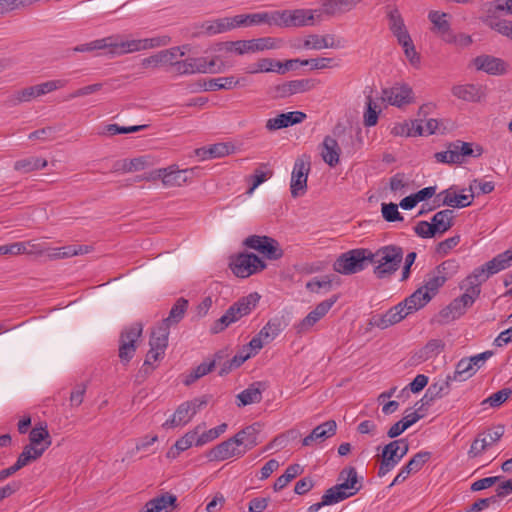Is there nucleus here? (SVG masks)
<instances>
[{"mask_svg":"<svg viewBox=\"0 0 512 512\" xmlns=\"http://www.w3.org/2000/svg\"><path fill=\"white\" fill-rule=\"evenodd\" d=\"M512 266V247L486 262L484 265L475 268L461 283L460 288L464 289L473 298L477 299L481 292V285L491 275H494Z\"/></svg>","mask_w":512,"mask_h":512,"instance_id":"f257e3e1","label":"nucleus"},{"mask_svg":"<svg viewBox=\"0 0 512 512\" xmlns=\"http://www.w3.org/2000/svg\"><path fill=\"white\" fill-rule=\"evenodd\" d=\"M106 41L109 54L121 56L167 46L170 44L171 38L167 35H161L144 39H124L121 35L115 34L106 37Z\"/></svg>","mask_w":512,"mask_h":512,"instance_id":"f03ea898","label":"nucleus"},{"mask_svg":"<svg viewBox=\"0 0 512 512\" xmlns=\"http://www.w3.org/2000/svg\"><path fill=\"white\" fill-rule=\"evenodd\" d=\"M403 255V249L396 245H386L375 252L370 250L369 264L374 265L375 277L378 279L391 277L399 269Z\"/></svg>","mask_w":512,"mask_h":512,"instance_id":"7ed1b4c3","label":"nucleus"},{"mask_svg":"<svg viewBox=\"0 0 512 512\" xmlns=\"http://www.w3.org/2000/svg\"><path fill=\"white\" fill-rule=\"evenodd\" d=\"M260 300L258 293H251L233 303L219 319L213 322L210 327L212 334L224 331L231 324L239 321L242 317L249 315L257 306Z\"/></svg>","mask_w":512,"mask_h":512,"instance_id":"20e7f679","label":"nucleus"},{"mask_svg":"<svg viewBox=\"0 0 512 512\" xmlns=\"http://www.w3.org/2000/svg\"><path fill=\"white\" fill-rule=\"evenodd\" d=\"M459 263L449 259L439 264L434 270L427 274L423 286L425 293L432 299L446 281L457 274Z\"/></svg>","mask_w":512,"mask_h":512,"instance_id":"39448f33","label":"nucleus"},{"mask_svg":"<svg viewBox=\"0 0 512 512\" xmlns=\"http://www.w3.org/2000/svg\"><path fill=\"white\" fill-rule=\"evenodd\" d=\"M370 250L352 249L341 254L334 262V270L343 275H351L363 271L369 265Z\"/></svg>","mask_w":512,"mask_h":512,"instance_id":"423d86ee","label":"nucleus"},{"mask_svg":"<svg viewBox=\"0 0 512 512\" xmlns=\"http://www.w3.org/2000/svg\"><path fill=\"white\" fill-rule=\"evenodd\" d=\"M212 396L205 394L192 400L181 403L172 417L163 424V427H179L188 424L193 417L208 405Z\"/></svg>","mask_w":512,"mask_h":512,"instance_id":"0eeeda50","label":"nucleus"},{"mask_svg":"<svg viewBox=\"0 0 512 512\" xmlns=\"http://www.w3.org/2000/svg\"><path fill=\"white\" fill-rule=\"evenodd\" d=\"M68 84V80L66 79H57V80H50L46 81L37 85L28 86L23 89L15 91L10 97H9V103L13 106L24 103V102H30L34 99H37L43 95H46L50 92H53L58 89H62L66 87Z\"/></svg>","mask_w":512,"mask_h":512,"instance_id":"6e6552de","label":"nucleus"},{"mask_svg":"<svg viewBox=\"0 0 512 512\" xmlns=\"http://www.w3.org/2000/svg\"><path fill=\"white\" fill-rule=\"evenodd\" d=\"M219 57L212 59L207 57H189L181 60L178 64L177 75L205 74V73H222L226 70L223 62L218 63Z\"/></svg>","mask_w":512,"mask_h":512,"instance_id":"1a4fd4ad","label":"nucleus"},{"mask_svg":"<svg viewBox=\"0 0 512 512\" xmlns=\"http://www.w3.org/2000/svg\"><path fill=\"white\" fill-rule=\"evenodd\" d=\"M314 10H273L274 26L276 27H302L312 25L314 22Z\"/></svg>","mask_w":512,"mask_h":512,"instance_id":"9d476101","label":"nucleus"},{"mask_svg":"<svg viewBox=\"0 0 512 512\" xmlns=\"http://www.w3.org/2000/svg\"><path fill=\"white\" fill-rule=\"evenodd\" d=\"M143 332V325L136 322L126 327L120 334L119 339V358L123 364H127L133 358L137 342Z\"/></svg>","mask_w":512,"mask_h":512,"instance_id":"9b49d317","label":"nucleus"},{"mask_svg":"<svg viewBox=\"0 0 512 512\" xmlns=\"http://www.w3.org/2000/svg\"><path fill=\"white\" fill-rule=\"evenodd\" d=\"M243 245L249 249L258 251L269 260H278L284 254L279 242L265 235H251L243 241Z\"/></svg>","mask_w":512,"mask_h":512,"instance_id":"f8f14e48","label":"nucleus"},{"mask_svg":"<svg viewBox=\"0 0 512 512\" xmlns=\"http://www.w3.org/2000/svg\"><path fill=\"white\" fill-rule=\"evenodd\" d=\"M337 299V296H333L317 304L316 307L310 311L302 320L294 324L293 328L296 333L298 335H303L310 332L313 327L328 314V312L337 302Z\"/></svg>","mask_w":512,"mask_h":512,"instance_id":"ddd939ff","label":"nucleus"},{"mask_svg":"<svg viewBox=\"0 0 512 512\" xmlns=\"http://www.w3.org/2000/svg\"><path fill=\"white\" fill-rule=\"evenodd\" d=\"M309 172V157L302 156L297 158L293 166L290 182V192L293 198L301 197L306 193Z\"/></svg>","mask_w":512,"mask_h":512,"instance_id":"4468645a","label":"nucleus"},{"mask_svg":"<svg viewBox=\"0 0 512 512\" xmlns=\"http://www.w3.org/2000/svg\"><path fill=\"white\" fill-rule=\"evenodd\" d=\"M266 268V263L253 253H241L231 262V269L237 277L247 278Z\"/></svg>","mask_w":512,"mask_h":512,"instance_id":"2eb2a0df","label":"nucleus"},{"mask_svg":"<svg viewBox=\"0 0 512 512\" xmlns=\"http://www.w3.org/2000/svg\"><path fill=\"white\" fill-rule=\"evenodd\" d=\"M473 298L466 291L459 297L455 298L444 307L437 315V322L440 324H447L459 317H461L468 307H471L475 302Z\"/></svg>","mask_w":512,"mask_h":512,"instance_id":"dca6fc26","label":"nucleus"},{"mask_svg":"<svg viewBox=\"0 0 512 512\" xmlns=\"http://www.w3.org/2000/svg\"><path fill=\"white\" fill-rule=\"evenodd\" d=\"M382 99L388 104L402 108L415 101L413 89L406 83H395L382 90Z\"/></svg>","mask_w":512,"mask_h":512,"instance_id":"f3484780","label":"nucleus"},{"mask_svg":"<svg viewBox=\"0 0 512 512\" xmlns=\"http://www.w3.org/2000/svg\"><path fill=\"white\" fill-rule=\"evenodd\" d=\"M504 434V427L498 425L493 429L479 433L472 442L470 449L468 450V456L470 458H476L480 456L485 450L497 443Z\"/></svg>","mask_w":512,"mask_h":512,"instance_id":"a211bd4d","label":"nucleus"},{"mask_svg":"<svg viewBox=\"0 0 512 512\" xmlns=\"http://www.w3.org/2000/svg\"><path fill=\"white\" fill-rule=\"evenodd\" d=\"M162 184L166 188L181 187L191 182L194 176H197L198 167L179 169L176 165L164 168Z\"/></svg>","mask_w":512,"mask_h":512,"instance_id":"6ab92c4d","label":"nucleus"},{"mask_svg":"<svg viewBox=\"0 0 512 512\" xmlns=\"http://www.w3.org/2000/svg\"><path fill=\"white\" fill-rule=\"evenodd\" d=\"M244 454L245 449L240 448L233 436L212 448L208 452L207 457L210 461H224L233 457L240 458Z\"/></svg>","mask_w":512,"mask_h":512,"instance_id":"aec40b11","label":"nucleus"},{"mask_svg":"<svg viewBox=\"0 0 512 512\" xmlns=\"http://www.w3.org/2000/svg\"><path fill=\"white\" fill-rule=\"evenodd\" d=\"M234 29L253 26H274L273 10L255 13H244L233 16Z\"/></svg>","mask_w":512,"mask_h":512,"instance_id":"412c9836","label":"nucleus"},{"mask_svg":"<svg viewBox=\"0 0 512 512\" xmlns=\"http://www.w3.org/2000/svg\"><path fill=\"white\" fill-rule=\"evenodd\" d=\"M472 65L477 71H483L489 75H503L508 70V64L503 59L487 54L475 57Z\"/></svg>","mask_w":512,"mask_h":512,"instance_id":"4be33fe9","label":"nucleus"},{"mask_svg":"<svg viewBox=\"0 0 512 512\" xmlns=\"http://www.w3.org/2000/svg\"><path fill=\"white\" fill-rule=\"evenodd\" d=\"M407 316L408 313L406 312L402 304L398 303L385 313L374 315L370 320V325L383 330L399 323Z\"/></svg>","mask_w":512,"mask_h":512,"instance_id":"5701e85b","label":"nucleus"},{"mask_svg":"<svg viewBox=\"0 0 512 512\" xmlns=\"http://www.w3.org/2000/svg\"><path fill=\"white\" fill-rule=\"evenodd\" d=\"M206 429V423L202 422L196 425L192 430L188 431L184 436L179 438L175 444L168 450L166 456L170 459L177 458L181 452L186 451L192 446L197 447V438L199 432Z\"/></svg>","mask_w":512,"mask_h":512,"instance_id":"b1692460","label":"nucleus"},{"mask_svg":"<svg viewBox=\"0 0 512 512\" xmlns=\"http://www.w3.org/2000/svg\"><path fill=\"white\" fill-rule=\"evenodd\" d=\"M449 14L439 11H430L428 18L433 24L432 31L439 35L447 43H455L456 36L453 34L450 23Z\"/></svg>","mask_w":512,"mask_h":512,"instance_id":"393cba45","label":"nucleus"},{"mask_svg":"<svg viewBox=\"0 0 512 512\" xmlns=\"http://www.w3.org/2000/svg\"><path fill=\"white\" fill-rule=\"evenodd\" d=\"M306 114L301 111H292L287 113L278 114L274 118H270L266 121V129L269 131H275L289 126L302 123L306 119Z\"/></svg>","mask_w":512,"mask_h":512,"instance_id":"a878e982","label":"nucleus"},{"mask_svg":"<svg viewBox=\"0 0 512 512\" xmlns=\"http://www.w3.org/2000/svg\"><path fill=\"white\" fill-rule=\"evenodd\" d=\"M398 442H390L384 446L378 476L384 477L402 460L398 454Z\"/></svg>","mask_w":512,"mask_h":512,"instance_id":"bb28decb","label":"nucleus"},{"mask_svg":"<svg viewBox=\"0 0 512 512\" xmlns=\"http://www.w3.org/2000/svg\"><path fill=\"white\" fill-rule=\"evenodd\" d=\"M337 424L334 420H328L316 426L312 432L302 440L303 446H311L314 442H322L335 435Z\"/></svg>","mask_w":512,"mask_h":512,"instance_id":"cd10ccee","label":"nucleus"},{"mask_svg":"<svg viewBox=\"0 0 512 512\" xmlns=\"http://www.w3.org/2000/svg\"><path fill=\"white\" fill-rule=\"evenodd\" d=\"M442 198V204L452 208H465L472 204L474 194H458L454 187L443 190L438 194Z\"/></svg>","mask_w":512,"mask_h":512,"instance_id":"c85d7f7f","label":"nucleus"},{"mask_svg":"<svg viewBox=\"0 0 512 512\" xmlns=\"http://www.w3.org/2000/svg\"><path fill=\"white\" fill-rule=\"evenodd\" d=\"M234 30L233 16L206 20L200 25V33L213 36Z\"/></svg>","mask_w":512,"mask_h":512,"instance_id":"c756f323","label":"nucleus"},{"mask_svg":"<svg viewBox=\"0 0 512 512\" xmlns=\"http://www.w3.org/2000/svg\"><path fill=\"white\" fill-rule=\"evenodd\" d=\"M176 502L177 497L166 492L149 500L139 512H168L176 507Z\"/></svg>","mask_w":512,"mask_h":512,"instance_id":"7c9ffc66","label":"nucleus"},{"mask_svg":"<svg viewBox=\"0 0 512 512\" xmlns=\"http://www.w3.org/2000/svg\"><path fill=\"white\" fill-rule=\"evenodd\" d=\"M451 92L454 97L466 102H479L484 96L482 87L476 84L454 85Z\"/></svg>","mask_w":512,"mask_h":512,"instance_id":"2f4dec72","label":"nucleus"},{"mask_svg":"<svg viewBox=\"0 0 512 512\" xmlns=\"http://www.w3.org/2000/svg\"><path fill=\"white\" fill-rule=\"evenodd\" d=\"M259 432L260 425L258 423H254L240 430L234 435V438L236 439L240 448L245 449L246 453L258 445Z\"/></svg>","mask_w":512,"mask_h":512,"instance_id":"473e14b6","label":"nucleus"},{"mask_svg":"<svg viewBox=\"0 0 512 512\" xmlns=\"http://www.w3.org/2000/svg\"><path fill=\"white\" fill-rule=\"evenodd\" d=\"M341 148L337 140L328 135L321 145V156L323 161L331 167H335L340 161Z\"/></svg>","mask_w":512,"mask_h":512,"instance_id":"72a5a7b5","label":"nucleus"},{"mask_svg":"<svg viewBox=\"0 0 512 512\" xmlns=\"http://www.w3.org/2000/svg\"><path fill=\"white\" fill-rule=\"evenodd\" d=\"M452 381H454V379L451 378L450 374H448L444 379H438L428 387L422 401H426L428 403L448 395L451 390Z\"/></svg>","mask_w":512,"mask_h":512,"instance_id":"f704fd0d","label":"nucleus"},{"mask_svg":"<svg viewBox=\"0 0 512 512\" xmlns=\"http://www.w3.org/2000/svg\"><path fill=\"white\" fill-rule=\"evenodd\" d=\"M90 247L85 245H67L63 247H48L47 258L49 260H59L70 258L77 255H83L90 252Z\"/></svg>","mask_w":512,"mask_h":512,"instance_id":"c9c22d12","label":"nucleus"},{"mask_svg":"<svg viewBox=\"0 0 512 512\" xmlns=\"http://www.w3.org/2000/svg\"><path fill=\"white\" fill-rule=\"evenodd\" d=\"M430 301L431 298L427 293H425L424 288L419 287L415 292H413L409 297L400 303L409 315L420 310Z\"/></svg>","mask_w":512,"mask_h":512,"instance_id":"e433bc0d","label":"nucleus"},{"mask_svg":"<svg viewBox=\"0 0 512 512\" xmlns=\"http://www.w3.org/2000/svg\"><path fill=\"white\" fill-rule=\"evenodd\" d=\"M299 59L287 60L285 63L275 61L270 58H262L257 61V69L262 72H277L284 74L287 70L291 69L295 62Z\"/></svg>","mask_w":512,"mask_h":512,"instance_id":"4c0bfd02","label":"nucleus"},{"mask_svg":"<svg viewBox=\"0 0 512 512\" xmlns=\"http://www.w3.org/2000/svg\"><path fill=\"white\" fill-rule=\"evenodd\" d=\"M188 308V301L185 298H179L172 306L167 318L163 319L160 324L170 329L171 326L177 325L184 317Z\"/></svg>","mask_w":512,"mask_h":512,"instance_id":"58836bf2","label":"nucleus"},{"mask_svg":"<svg viewBox=\"0 0 512 512\" xmlns=\"http://www.w3.org/2000/svg\"><path fill=\"white\" fill-rule=\"evenodd\" d=\"M50 445L51 440L46 441V443L41 447H37L30 444L26 445L21 454L18 456L16 462L21 468H23L26 465H28L31 461L40 458Z\"/></svg>","mask_w":512,"mask_h":512,"instance_id":"ea45409f","label":"nucleus"},{"mask_svg":"<svg viewBox=\"0 0 512 512\" xmlns=\"http://www.w3.org/2000/svg\"><path fill=\"white\" fill-rule=\"evenodd\" d=\"M261 383L255 382L237 395L239 407L259 403L262 400Z\"/></svg>","mask_w":512,"mask_h":512,"instance_id":"a19ab883","label":"nucleus"},{"mask_svg":"<svg viewBox=\"0 0 512 512\" xmlns=\"http://www.w3.org/2000/svg\"><path fill=\"white\" fill-rule=\"evenodd\" d=\"M454 211L445 209L437 212L432 218V227L435 233L443 234L453 225Z\"/></svg>","mask_w":512,"mask_h":512,"instance_id":"79ce46f5","label":"nucleus"},{"mask_svg":"<svg viewBox=\"0 0 512 512\" xmlns=\"http://www.w3.org/2000/svg\"><path fill=\"white\" fill-rule=\"evenodd\" d=\"M476 374V367H473L470 358H462L458 361L455 371L450 374L454 381L463 382Z\"/></svg>","mask_w":512,"mask_h":512,"instance_id":"37998d69","label":"nucleus"},{"mask_svg":"<svg viewBox=\"0 0 512 512\" xmlns=\"http://www.w3.org/2000/svg\"><path fill=\"white\" fill-rule=\"evenodd\" d=\"M169 333L170 329L159 323L151 332L149 340L150 347H154L156 350H166L168 346Z\"/></svg>","mask_w":512,"mask_h":512,"instance_id":"c03bdc74","label":"nucleus"},{"mask_svg":"<svg viewBox=\"0 0 512 512\" xmlns=\"http://www.w3.org/2000/svg\"><path fill=\"white\" fill-rule=\"evenodd\" d=\"M46 166L47 161L45 159L35 156L20 159L14 163V169L22 173H29L35 170H40Z\"/></svg>","mask_w":512,"mask_h":512,"instance_id":"a18cd8bd","label":"nucleus"},{"mask_svg":"<svg viewBox=\"0 0 512 512\" xmlns=\"http://www.w3.org/2000/svg\"><path fill=\"white\" fill-rule=\"evenodd\" d=\"M388 17L389 28L398 41L402 40V37L410 36L405 27L404 21L397 9L391 10L388 14Z\"/></svg>","mask_w":512,"mask_h":512,"instance_id":"49530a36","label":"nucleus"},{"mask_svg":"<svg viewBox=\"0 0 512 512\" xmlns=\"http://www.w3.org/2000/svg\"><path fill=\"white\" fill-rule=\"evenodd\" d=\"M304 48L312 50H322L325 48H334V39L332 36L309 35L303 43Z\"/></svg>","mask_w":512,"mask_h":512,"instance_id":"de8ad7c7","label":"nucleus"},{"mask_svg":"<svg viewBox=\"0 0 512 512\" xmlns=\"http://www.w3.org/2000/svg\"><path fill=\"white\" fill-rule=\"evenodd\" d=\"M330 498H332V502L334 504H337L349 497L354 496L357 492H354L352 488L348 486L347 483H343L340 481V483L336 484L335 486L327 489L325 491Z\"/></svg>","mask_w":512,"mask_h":512,"instance_id":"09e8293b","label":"nucleus"},{"mask_svg":"<svg viewBox=\"0 0 512 512\" xmlns=\"http://www.w3.org/2000/svg\"><path fill=\"white\" fill-rule=\"evenodd\" d=\"M238 81L234 80V76L212 78L204 83L205 91L231 90L236 87Z\"/></svg>","mask_w":512,"mask_h":512,"instance_id":"8fccbe9b","label":"nucleus"},{"mask_svg":"<svg viewBox=\"0 0 512 512\" xmlns=\"http://www.w3.org/2000/svg\"><path fill=\"white\" fill-rule=\"evenodd\" d=\"M445 349V342L442 339H431L426 345L420 350L419 358L422 360H428L438 356Z\"/></svg>","mask_w":512,"mask_h":512,"instance_id":"3c124183","label":"nucleus"},{"mask_svg":"<svg viewBox=\"0 0 512 512\" xmlns=\"http://www.w3.org/2000/svg\"><path fill=\"white\" fill-rule=\"evenodd\" d=\"M435 159L440 163L461 164L463 163L456 142L449 144L446 151L435 153Z\"/></svg>","mask_w":512,"mask_h":512,"instance_id":"603ef678","label":"nucleus"},{"mask_svg":"<svg viewBox=\"0 0 512 512\" xmlns=\"http://www.w3.org/2000/svg\"><path fill=\"white\" fill-rule=\"evenodd\" d=\"M303 471L302 467L299 464H292L288 466L285 472L279 476L274 483V490L280 491L285 488L290 481H292L296 476L301 474Z\"/></svg>","mask_w":512,"mask_h":512,"instance_id":"864d4df0","label":"nucleus"},{"mask_svg":"<svg viewBox=\"0 0 512 512\" xmlns=\"http://www.w3.org/2000/svg\"><path fill=\"white\" fill-rule=\"evenodd\" d=\"M361 0H329L323 4L326 13L335 14L337 11H350Z\"/></svg>","mask_w":512,"mask_h":512,"instance_id":"5fc2aeb1","label":"nucleus"},{"mask_svg":"<svg viewBox=\"0 0 512 512\" xmlns=\"http://www.w3.org/2000/svg\"><path fill=\"white\" fill-rule=\"evenodd\" d=\"M283 330L282 321L279 318L269 320L259 331L260 336L266 340V343L274 340Z\"/></svg>","mask_w":512,"mask_h":512,"instance_id":"6e6d98bb","label":"nucleus"},{"mask_svg":"<svg viewBox=\"0 0 512 512\" xmlns=\"http://www.w3.org/2000/svg\"><path fill=\"white\" fill-rule=\"evenodd\" d=\"M338 480L343 483H347L354 492H358L362 487V484L358 479L357 471L354 467L343 469L339 474Z\"/></svg>","mask_w":512,"mask_h":512,"instance_id":"4d7b16f0","label":"nucleus"},{"mask_svg":"<svg viewBox=\"0 0 512 512\" xmlns=\"http://www.w3.org/2000/svg\"><path fill=\"white\" fill-rule=\"evenodd\" d=\"M399 44L404 49V54L406 58L409 60V62L413 66H418L420 64V56L417 53L415 46L411 40V37H402V40L398 41Z\"/></svg>","mask_w":512,"mask_h":512,"instance_id":"13d9d810","label":"nucleus"},{"mask_svg":"<svg viewBox=\"0 0 512 512\" xmlns=\"http://www.w3.org/2000/svg\"><path fill=\"white\" fill-rule=\"evenodd\" d=\"M147 127V125H135V126H119L118 124H108L104 127L103 134L106 135H116V134H128L134 133L138 131H142Z\"/></svg>","mask_w":512,"mask_h":512,"instance_id":"bf43d9fd","label":"nucleus"},{"mask_svg":"<svg viewBox=\"0 0 512 512\" xmlns=\"http://www.w3.org/2000/svg\"><path fill=\"white\" fill-rule=\"evenodd\" d=\"M24 245L25 251L23 254L43 256L48 255V246L44 242H36L34 240L21 242Z\"/></svg>","mask_w":512,"mask_h":512,"instance_id":"052dcab7","label":"nucleus"},{"mask_svg":"<svg viewBox=\"0 0 512 512\" xmlns=\"http://www.w3.org/2000/svg\"><path fill=\"white\" fill-rule=\"evenodd\" d=\"M252 356V352H248V348H244L238 352L231 360H229V366L227 369H220L219 374L224 375L229 373L231 370L240 367L246 360Z\"/></svg>","mask_w":512,"mask_h":512,"instance_id":"680f3d73","label":"nucleus"},{"mask_svg":"<svg viewBox=\"0 0 512 512\" xmlns=\"http://www.w3.org/2000/svg\"><path fill=\"white\" fill-rule=\"evenodd\" d=\"M30 445L41 447L46 441L51 440L46 427H34L29 434Z\"/></svg>","mask_w":512,"mask_h":512,"instance_id":"e2e57ef3","label":"nucleus"},{"mask_svg":"<svg viewBox=\"0 0 512 512\" xmlns=\"http://www.w3.org/2000/svg\"><path fill=\"white\" fill-rule=\"evenodd\" d=\"M455 142L458 147L462 161H464V158L466 156L480 157L483 153V148L480 145H476L474 149L471 143L464 142L461 140H456Z\"/></svg>","mask_w":512,"mask_h":512,"instance_id":"0e129e2a","label":"nucleus"},{"mask_svg":"<svg viewBox=\"0 0 512 512\" xmlns=\"http://www.w3.org/2000/svg\"><path fill=\"white\" fill-rule=\"evenodd\" d=\"M140 65L143 69L146 70H156L162 67H166L161 51L143 58Z\"/></svg>","mask_w":512,"mask_h":512,"instance_id":"69168bd1","label":"nucleus"},{"mask_svg":"<svg viewBox=\"0 0 512 512\" xmlns=\"http://www.w3.org/2000/svg\"><path fill=\"white\" fill-rule=\"evenodd\" d=\"M431 458V453L428 451H420L416 453L406 464L413 473L422 469L426 462Z\"/></svg>","mask_w":512,"mask_h":512,"instance_id":"338daca9","label":"nucleus"},{"mask_svg":"<svg viewBox=\"0 0 512 512\" xmlns=\"http://www.w3.org/2000/svg\"><path fill=\"white\" fill-rule=\"evenodd\" d=\"M251 42L254 53L264 50L276 49L278 47L277 40L272 37L251 39Z\"/></svg>","mask_w":512,"mask_h":512,"instance_id":"774afa93","label":"nucleus"}]
</instances>
